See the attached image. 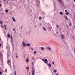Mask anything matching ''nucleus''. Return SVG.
Listing matches in <instances>:
<instances>
[{
	"mask_svg": "<svg viewBox=\"0 0 75 75\" xmlns=\"http://www.w3.org/2000/svg\"><path fill=\"white\" fill-rule=\"evenodd\" d=\"M32 75H34V72H35V69H34V66H33L32 67Z\"/></svg>",
	"mask_w": 75,
	"mask_h": 75,
	"instance_id": "f257e3e1",
	"label": "nucleus"
},
{
	"mask_svg": "<svg viewBox=\"0 0 75 75\" xmlns=\"http://www.w3.org/2000/svg\"><path fill=\"white\" fill-rule=\"evenodd\" d=\"M44 62L47 65H48V60H47V59H45V60L44 61Z\"/></svg>",
	"mask_w": 75,
	"mask_h": 75,
	"instance_id": "f03ea898",
	"label": "nucleus"
},
{
	"mask_svg": "<svg viewBox=\"0 0 75 75\" xmlns=\"http://www.w3.org/2000/svg\"><path fill=\"white\" fill-rule=\"evenodd\" d=\"M61 38L62 39H64V37H65V36L64 35L62 34L61 35Z\"/></svg>",
	"mask_w": 75,
	"mask_h": 75,
	"instance_id": "7ed1b4c3",
	"label": "nucleus"
},
{
	"mask_svg": "<svg viewBox=\"0 0 75 75\" xmlns=\"http://www.w3.org/2000/svg\"><path fill=\"white\" fill-rule=\"evenodd\" d=\"M22 44H23V45L24 47H25V43H24V41H23L22 42Z\"/></svg>",
	"mask_w": 75,
	"mask_h": 75,
	"instance_id": "20e7f679",
	"label": "nucleus"
},
{
	"mask_svg": "<svg viewBox=\"0 0 75 75\" xmlns=\"http://www.w3.org/2000/svg\"><path fill=\"white\" fill-rule=\"evenodd\" d=\"M64 17L65 18H66V19L67 20H68V18H67V16L66 15H64Z\"/></svg>",
	"mask_w": 75,
	"mask_h": 75,
	"instance_id": "39448f33",
	"label": "nucleus"
},
{
	"mask_svg": "<svg viewBox=\"0 0 75 75\" xmlns=\"http://www.w3.org/2000/svg\"><path fill=\"white\" fill-rule=\"evenodd\" d=\"M65 14L67 16H68V15H69V12H66L65 13Z\"/></svg>",
	"mask_w": 75,
	"mask_h": 75,
	"instance_id": "423d86ee",
	"label": "nucleus"
},
{
	"mask_svg": "<svg viewBox=\"0 0 75 75\" xmlns=\"http://www.w3.org/2000/svg\"><path fill=\"white\" fill-rule=\"evenodd\" d=\"M58 2L60 3H62V0H58Z\"/></svg>",
	"mask_w": 75,
	"mask_h": 75,
	"instance_id": "0eeeda50",
	"label": "nucleus"
},
{
	"mask_svg": "<svg viewBox=\"0 0 75 75\" xmlns=\"http://www.w3.org/2000/svg\"><path fill=\"white\" fill-rule=\"evenodd\" d=\"M7 37H8V38H10V35L9 34H8Z\"/></svg>",
	"mask_w": 75,
	"mask_h": 75,
	"instance_id": "6e6552de",
	"label": "nucleus"
},
{
	"mask_svg": "<svg viewBox=\"0 0 75 75\" xmlns=\"http://www.w3.org/2000/svg\"><path fill=\"white\" fill-rule=\"evenodd\" d=\"M26 45L28 46V47H29V46H30V44L29 43L28 44H26Z\"/></svg>",
	"mask_w": 75,
	"mask_h": 75,
	"instance_id": "1a4fd4ad",
	"label": "nucleus"
},
{
	"mask_svg": "<svg viewBox=\"0 0 75 75\" xmlns=\"http://www.w3.org/2000/svg\"><path fill=\"white\" fill-rule=\"evenodd\" d=\"M69 25H70V27H71L72 26V23H69Z\"/></svg>",
	"mask_w": 75,
	"mask_h": 75,
	"instance_id": "9d476101",
	"label": "nucleus"
},
{
	"mask_svg": "<svg viewBox=\"0 0 75 75\" xmlns=\"http://www.w3.org/2000/svg\"><path fill=\"white\" fill-rule=\"evenodd\" d=\"M8 10H7V9H6V10H5V12L6 13H8Z\"/></svg>",
	"mask_w": 75,
	"mask_h": 75,
	"instance_id": "9b49d317",
	"label": "nucleus"
},
{
	"mask_svg": "<svg viewBox=\"0 0 75 75\" xmlns=\"http://www.w3.org/2000/svg\"><path fill=\"white\" fill-rule=\"evenodd\" d=\"M12 19L13 20V21H16V20H15V19L13 17L12 18Z\"/></svg>",
	"mask_w": 75,
	"mask_h": 75,
	"instance_id": "f8f14e48",
	"label": "nucleus"
},
{
	"mask_svg": "<svg viewBox=\"0 0 75 75\" xmlns=\"http://www.w3.org/2000/svg\"><path fill=\"white\" fill-rule=\"evenodd\" d=\"M40 49L42 50H43L44 49V48L42 47L40 48Z\"/></svg>",
	"mask_w": 75,
	"mask_h": 75,
	"instance_id": "ddd939ff",
	"label": "nucleus"
},
{
	"mask_svg": "<svg viewBox=\"0 0 75 75\" xmlns=\"http://www.w3.org/2000/svg\"><path fill=\"white\" fill-rule=\"evenodd\" d=\"M26 62H29V60H28V59H26Z\"/></svg>",
	"mask_w": 75,
	"mask_h": 75,
	"instance_id": "4468645a",
	"label": "nucleus"
},
{
	"mask_svg": "<svg viewBox=\"0 0 75 75\" xmlns=\"http://www.w3.org/2000/svg\"><path fill=\"white\" fill-rule=\"evenodd\" d=\"M48 65L49 67H51V64L50 63H49L48 64Z\"/></svg>",
	"mask_w": 75,
	"mask_h": 75,
	"instance_id": "2eb2a0df",
	"label": "nucleus"
},
{
	"mask_svg": "<svg viewBox=\"0 0 75 75\" xmlns=\"http://www.w3.org/2000/svg\"><path fill=\"white\" fill-rule=\"evenodd\" d=\"M26 69H28L27 71H28V70H29V67H27L26 68Z\"/></svg>",
	"mask_w": 75,
	"mask_h": 75,
	"instance_id": "dca6fc26",
	"label": "nucleus"
},
{
	"mask_svg": "<svg viewBox=\"0 0 75 75\" xmlns=\"http://www.w3.org/2000/svg\"><path fill=\"white\" fill-rule=\"evenodd\" d=\"M11 40H13V37L11 35Z\"/></svg>",
	"mask_w": 75,
	"mask_h": 75,
	"instance_id": "f3484780",
	"label": "nucleus"
},
{
	"mask_svg": "<svg viewBox=\"0 0 75 75\" xmlns=\"http://www.w3.org/2000/svg\"><path fill=\"white\" fill-rule=\"evenodd\" d=\"M60 14L61 15H62V14H63V13L62 12H60Z\"/></svg>",
	"mask_w": 75,
	"mask_h": 75,
	"instance_id": "a211bd4d",
	"label": "nucleus"
},
{
	"mask_svg": "<svg viewBox=\"0 0 75 75\" xmlns=\"http://www.w3.org/2000/svg\"><path fill=\"white\" fill-rule=\"evenodd\" d=\"M47 49H49L50 50H51V48L50 47H47Z\"/></svg>",
	"mask_w": 75,
	"mask_h": 75,
	"instance_id": "6ab92c4d",
	"label": "nucleus"
},
{
	"mask_svg": "<svg viewBox=\"0 0 75 75\" xmlns=\"http://www.w3.org/2000/svg\"><path fill=\"white\" fill-rule=\"evenodd\" d=\"M54 72H57V71L56 70L54 69Z\"/></svg>",
	"mask_w": 75,
	"mask_h": 75,
	"instance_id": "aec40b11",
	"label": "nucleus"
},
{
	"mask_svg": "<svg viewBox=\"0 0 75 75\" xmlns=\"http://www.w3.org/2000/svg\"><path fill=\"white\" fill-rule=\"evenodd\" d=\"M56 27L57 28H59V26H58V25H56Z\"/></svg>",
	"mask_w": 75,
	"mask_h": 75,
	"instance_id": "412c9836",
	"label": "nucleus"
},
{
	"mask_svg": "<svg viewBox=\"0 0 75 75\" xmlns=\"http://www.w3.org/2000/svg\"><path fill=\"white\" fill-rule=\"evenodd\" d=\"M10 62V60H8L7 62H8V63H9V62Z\"/></svg>",
	"mask_w": 75,
	"mask_h": 75,
	"instance_id": "4be33fe9",
	"label": "nucleus"
},
{
	"mask_svg": "<svg viewBox=\"0 0 75 75\" xmlns=\"http://www.w3.org/2000/svg\"><path fill=\"white\" fill-rule=\"evenodd\" d=\"M3 73V71L0 72V75H1Z\"/></svg>",
	"mask_w": 75,
	"mask_h": 75,
	"instance_id": "5701e85b",
	"label": "nucleus"
},
{
	"mask_svg": "<svg viewBox=\"0 0 75 75\" xmlns=\"http://www.w3.org/2000/svg\"><path fill=\"white\" fill-rule=\"evenodd\" d=\"M39 19L40 20H41L42 19V18H41V17H39Z\"/></svg>",
	"mask_w": 75,
	"mask_h": 75,
	"instance_id": "b1692460",
	"label": "nucleus"
},
{
	"mask_svg": "<svg viewBox=\"0 0 75 75\" xmlns=\"http://www.w3.org/2000/svg\"><path fill=\"white\" fill-rule=\"evenodd\" d=\"M15 75H17L16 74V71H15Z\"/></svg>",
	"mask_w": 75,
	"mask_h": 75,
	"instance_id": "393cba45",
	"label": "nucleus"
},
{
	"mask_svg": "<svg viewBox=\"0 0 75 75\" xmlns=\"http://www.w3.org/2000/svg\"><path fill=\"white\" fill-rule=\"evenodd\" d=\"M36 53V51L34 52V54H35Z\"/></svg>",
	"mask_w": 75,
	"mask_h": 75,
	"instance_id": "a878e982",
	"label": "nucleus"
},
{
	"mask_svg": "<svg viewBox=\"0 0 75 75\" xmlns=\"http://www.w3.org/2000/svg\"><path fill=\"white\" fill-rule=\"evenodd\" d=\"M43 29H44V30H45V31H46V29H45V28H43Z\"/></svg>",
	"mask_w": 75,
	"mask_h": 75,
	"instance_id": "bb28decb",
	"label": "nucleus"
},
{
	"mask_svg": "<svg viewBox=\"0 0 75 75\" xmlns=\"http://www.w3.org/2000/svg\"><path fill=\"white\" fill-rule=\"evenodd\" d=\"M23 26H22L21 27V29H23Z\"/></svg>",
	"mask_w": 75,
	"mask_h": 75,
	"instance_id": "cd10ccee",
	"label": "nucleus"
},
{
	"mask_svg": "<svg viewBox=\"0 0 75 75\" xmlns=\"http://www.w3.org/2000/svg\"><path fill=\"white\" fill-rule=\"evenodd\" d=\"M42 59V61H43L44 62L45 59Z\"/></svg>",
	"mask_w": 75,
	"mask_h": 75,
	"instance_id": "c85d7f7f",
	"label": "nucleus"
},
{
	"mask_svg": "<svg viewBox=\"0 0 75 75\" xmlns=\"http://www.w3.org/2000/svg\"><path fill=\"white\" fill-rule=\"evenodd\" d=\"M2 45V44H0V47H1Z\"/></svg>",
	"mask_w": 75,
	"mask_h": 75,
	"instance_id": "c756f323",
	"label": "nucleus"
},
{
	"mask_svg": "<svg viewBox=\"0 0 75 75\" xmlns=\"http://www.w3.org/2000/svg\"><path fill=\"white\" fill-rule=\"evenodd\" d=\"M65 12H67V10H65Z\"/></svg>",
	"mask_w": 75,
	"mask_h": 75,
	"instance_id": "7c9ffc66",
	"label": "nucleus"
},
{
	"mask_svg": "<svg viewBox=\"0 0 75 75\" xmlns=\"http://www.w3.org/2000/svg\"><path fill=\"white\" fill-rule=\"evenodd\" d=\"M1 6H2L1 4H0V7H1Z\"/></svg>",
	"mask_w": 75,
	"mask_h": 75,
	"instance_id": "2f4dec72",
	"label": "nucleus"
},
{
	"mask_svg": "<svg viewBox=\"0 0 75 75\" xmlns=\"http://www.w3.org/2000/svg\"><path fill=\"white\" fill-rule=\"evenodd\" d=\"M0 23L1 24H2V23H1V21H0Z\"/></svg>",
	"mask_w": 75,
	"mask_h": 75,
	"instance_id": "473e14b6",
	"label": "nucleus"
},
{
	"mask_svg": "<svg viewBox=\"0 0 75 75\" xmlns=\"http://www.w3.org/2000/svg\"><path fill=\"white\" fill-rule=\"evenodd\" d=\"M16 57L17 58H17H18V56H17V55L16 56Z\"/></svg>",
	"mask_w": 75,
	"mask_h": 75,
	"instance_id": "72a5a7b5",
	"label": "nucleus"
},
{
	"mask_svg": "<svg viewBox=\"0 0 75 75\" xmlns=\"http://www.w3.org/2000/svg\"><path fill=\"white\" fill-rule=\"evenodd\" d=\"M1 62H2V64H3V60H2Z\"/></svg>",
	"mask_w": 75,
	"mask_h": 75,
	"instance_id": "f704fd0d",
	"label": "nucleus"
},
{
	"mask_svg": "<svg viewBox=\"0 0 75 75\" xmlns=\"http://www.w3.org/2000/svg\"><path fill=\"white\" fill-rule=\"evenodd\" d=\"M52 63H53V64H54V62H52Z\"/></svg>",
	"mask_w": 75,
	"mask_h": 75,
	"instance_id": "c9c22d12",
	"label": "nucleus"
},
{
	"mask_svg": "<svg viewBox=\"0 0 75 75\" xmlns=\"http://www.w3.org/2000/svg\"><path fill=\"white\" fill-rule=\"evenodd\" d=\"M28 74H29V75H30V72Z\"/></svg>",
	"mask_w": 75,
	"mask_h": 75,
	"instance_id": "e433bc0d",
	"label": "nucleus"
},
{
	"mask_svg": "<svg viewBox=\"0 0 75 75\" xmlns=\"http://www.w3.org/2000/svg\"><path fill=\"white\" fill-rule=\"evenodd\" d=\"M13 31H14V30H15V29L13 28Z\"/></svg>",
	"mask_w": 75,
	"mask_h": 75,
	"instance_id": "4c0bfd02",
	"label": "nucleus"
},
{
	"mask_svg": "<svg viewBox=\"0 0 75 75\" xmlns=\"http://www.w3.org/2000/svg\"><path fill=\"white\" fill-rule=\"evenodd\" d=\"M5 30H7V28H6L5 27Z\"/></svg>",
	"mask_w": 75,
	"mask_h": 75,
	"instance_id": "58836bf2",
	"label": "nucleus"
},
{
	"mask_svg": "<svg viewBox=\"0 0 75 75\" xmlns=\"http://www.w3.org/2000/svg\"><path fill=\"white\" fill-rule=\"evenodd\" d=\"M32 64L33 65V62H32Z\"/></svg>",
	"mask_w": 75,
	"mask_h": 75,
	"instance_id": "ea45409f",
	"label": "nucleus"
},
{
	"mask_svg": "<svg viewBox=\"0 0 75 75\" xmlns=\"http://www.w3.org/2000/svg\"><path fill=\"white\" fill-rule=\"evenodd\" d=\"M37 27V26L36 25H35L34 26V27Z\"/></svg>",
	"mask_w": 75,
	"mask_h": 75,
	"instance_id": "a19ab883",
	"label": "nucleus"
},
{
	"mask_svg": "<svg viewBox=\"0 0 75 75\" xmlns=\"http://www.w3.org/2000/svg\"><path fill=\"white\" fill-rule=\"evenodd\" d=\"M4 26H5V27H6V25H4Z\"/></svg>",
	"mask_w": 75,
	"mask_h": 75,
	"instance_id": "79ce46f5",
	"label": "nucleus"
},
{
	"mask_svg": "<svg viewBox=\"0 0 75 75\" xmlns=\"http://www.w3.org/2000/svg\"><path fill=\"white\" fill-rule=\"evenodd\" d=\"M31 49H32V50H33V48H31Z\"/></svg>",
	"mask_w": 75,
	"mask_h": 75,
	"instance_id": "37998d69",
	"label": "nucleus"
},
{
	"mask_svg": "<svg viewBox=\"0 0 75 75\" xmlns=\"http://www.w3.org/2000/svg\"><path fill=\"white\" fill-rule=\"evenodd\" d=\"M74 2H75V0H73Z\"/></svg>",
	"mask_w": 75,
	"mask_h": 75,
	"instance_id": "c03bdc74",
	"label": "nucleus"
},
{
	"mask_svg": "<svg viewBox=\"0 0 75 75\" xmlns=\"http://www.w3.org/2000/svg\"><path fill=\"white\" fill-rule=\"evenodd\" d=\"M32 59H34V58H32Z\"/></svg>",
	"mask_w": 75,
	"mask_h": 75,
	"instance_id": "a18cd8bd",
	"label": "nucleus"
},
{
	"mask_svg": "<svg viewBox=\"0 0 75 75\" xmlns=\"http://www.w3.org/2000/svg\"><path fill=\"white\" fill-rule=\"evenodd\" d=\"M5 71H7V69H6L5 70Z\"/></svg>",
	"mask_w": 75,
	"mask_h": 75,
	"instance_id": "49530a36",
	"label": "nucleus"
},
{
	"mask_svg": "<svg viewBox=\"0 0 75 75\" xmlns=\"http://www.w3.org/2000/svg\"><path fill=\"white\" fill-rule=\"evenodd\" d=\"M56 75H58V74H56Z\"/></svg>",
	"mask_w": 75,
	"mask_h": 75,
	"instance_id": "de8ad7c7",
	"label": "nucleus"
},
{
	"mask_svg": "<svg viewBox=\"0 0 75 75\" xmlns=\"http://www.w3.org/2000/svg\"><path fill=\"white\" fill-rule=\"evenodd\" d=\"M0 41H1V39L0 38Z\"/></svg>",
	"mask_w": 75,
	"mask_h": 75,
	"instance_id": "09e8293b",
	"label": "nucleus"
},
{
	"mask_svg": "<svg viewBox=\"0 0 75 75\" xmlns=\"http://www.w3.org/2000/svg\"><path fill=\"white\" fill-rule=\"evenodd\" d=\"M27 58H28V57Z\"/></svg>",
	"mask_w": 75,
	"mask_h": 75,
	"instance_id": "8fccbe9b",
	"label": "nucleus"
},
{
	"mask_svg": "<svg viewBox=\"0 0 75 75\" xmlns=\"http://www.w3.org/2000/svg\"><path fill=\"white\" fill-rule=\"evenodd\" d=\"M74 28H75V26L74 27Z\"/></svg>",
	"mask_w": 75,
	"mask_h": 75,
	"instance_id": "3c124183",
	"label": "nucleus"
},
{
	"mask_svg": "<svg viewBox=\"0 0 75 75\" xmlns=\"http://www.w3.org/2000/svg\"><path fill=\"white\" fill-rule=\"evenodd\" d=\"M4 0V1H5V0Z\"/></svg>",
	"mask_w": 75,
	"mask_h": 75,
	"instance_id": "603ef678",
	"label": "nucleus"
},
{
	"mask_svg": "<svg viewBox=\"0 0 75 75\" xmlns=\"http://www.w3.org/2000/svg\"><path fill=\"white\" fill-rule=\"evenodd\" d=\"M1 54V53H0V55Z\"/></svg>",
	"mask_w": 75,
	"mask_h": 75,
	"instance_id": "864d4df0",
	"label": "nucleus"
},
{
	"mask_svg": "<svg viewBox=\"0 0 75 75\" xmlns=\"http://www.w3.org/2000/svg\"><path fill=\"white\" fill-rule=\"evenodd\" d=\"M17 55V54H16Z\"/></svg>",
	"mask_w": 75,
	"mask_h": 75,
	"instance_id": "5fc2aeb1",
	"label": "nucleus"
},
{
	"mask_svg": "<svg viewBox=\"0 0 75 75\" xmlns=\"http://www.w3.org/2000/svg\"><path fill=\"white\" fill-rule=\"evenodd\" d=\"M14 0V1H15V0Z\"/></svg>",
	"mask_w": 75,
	"mask_h": 75,
	"instance_id": "6e6d98bb",
	"label": "nucleus"
}]
</instances>
